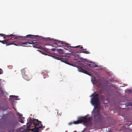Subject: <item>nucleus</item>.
I'll list each match as a JSON object with an SVG mask.
<instances>
[{"label":"nucleus","instance_id":"nucleus-1","mask_svg":"<svg viewBox=\"0 0 132 132\" xmlns=\"http://www.w3.org/2000/svg\"><path fill=\"white\" fill-rule=\"evenodd\" d=\"M53 57L54 59L58 60H60L61 61L69 65L75 67V65H73L72 63L69 62L67 59L68 56L67 55L64 56L62 55H59L58 56H53Z\"/></svg>","mask_w":132,"mask_h":132},{"label":"nucleus","instance_id":"nucleus-2","mask_svg":"<svg viewBox=\"0 0 132 132\" xmlns=\"http://www.w3.org/2000/svg\"><path fill=\"white\" fill-rule=\"evenodd\" d=\"M18 122L16 119L10 121L7 125V128L11 131L14 130L18 125Z\"/></svg>","mask_w":132,"mask_h":132},{"label":"nucleus","instance_id":"nucleus-3","mask_svg":"<svg viewBox=\"0 0 132 132\" xmlns=\"http://www.w3.org/2000/svg\"><path fill=\"white\" fill-rule=\"evenodd\" d=\"M93 96V97L91 99L92 104L95 106V108L99 106L100 103L99 99L98 94H93L91 96Z\"/></svg>","mask_w":132,"mask_h":132},{"label":"nucleus","instance_id":"nucleus-4","mask_svg":"<svg viewBox=\"0 0 132 132\" xmlns=\"http://www.w3.org/2000/svg\"><path fill=\"white\" fill-rule=\"evenodd\" d=\"M81 119L77 120L76 121L73 122V123L75 124H77L79 123L83 122L85 123H86L90 122V118H87L86 117H82L80 118ZM73 123H69V125H71Z\"/></svg>","mask_w":132,"mask_h":132},{"label":"nucleus","instance_id":"nucleus-5","mask_svg":"<svg viewBox=\"0 0 132 132\" xmlns=\"http://www.w3.org/2000/svg\"><path fill=\"white\" fill-rule=\"evenodd\" d=\"M78 71L80 72L85 73L88 75H91V73L84 69L82 68L80 66H77Z\"/></svg>","mask_w":132,"mask_h":132},{"label":"nucleus","instance_id":"nucleus-6","mask_svg":"<svg viewBox=\"0 0 132 132\" xmlns=\"http://www.w3.org/2000/svg\"><path fill=\"white\" fill-rule=\"evenodd\" d=\"M32 46L33 47H35L36 48H39L42 49V47L40 45V43H39L37 42H33Z\"/></svg>","mask_w":132,"mask_h":132},{"label":"nucleus","instance_id":"nucleus-7","mask_svg":"<svg viewBox=\"0 0 132 132\" xmlns=\"http://www.w3.org/2000/svg\"><path fill=\"white\" fill-rule=\"evenodd\" d=\"M29 123H30L31 124H33L34 125L36 126L37 125L38 126L39 124H41V122L35 119H34V120L31 121V120H30V121L29 122Z\"/></svg>","mask_w":132,"mask_h":132},{"label":"nucleus","instance_id":"nucleus-8","mask_svg":"<svg viewBox=\"0 0 132 132\" xmlns=\"http://www.w3.org/2000/svg\"><path fill=\"white\" fill-rule=\"evenodd\" d=\"M8 41L9 40L8 39L5 40H2V43L4 44H6V46L9 45H10L13 44L15 45H16L14 43V42H15V41H13L11 42V43H9V42H8Z\"/></svg>","mask_w":132,"mask_h":132},{"label":"nucleus","instance_id":"nucleus-9","mask_svg":"<svg viewBox=\"0 0 132 132\" xmlns=\"http://www.w3.org/2000/svg\"><path fill=\"white\" fill-rule=\"evenodd\" d=\"M38 37V35H26V36L24 37L26 38L27 40H30L32 39H35L36 37Z\"/></svg>","mask_w":132,"mask_h":132},{"label":"nucleus","instance_id":"nucleus-10","mask_svg":"<svg viewBox=\"0 0 132 132\" xmlns=\"http://www.w3.org/2000/svg\"><path fill=\"white\" fill-rule=\"evenodd\" d=\"M22 115L19 114L18 118V121L19 122H21L22 123H24V121L25 118L22 116Z\"/></svg>","mask_w":132,"mask_h":132},{"label":"nucleus","instance_id":"nucleus-11","mask_svg":"<svg viewBox=\"0 0 132 132\" xmlns=\"http://www.w3.org/2000/svg\"><path fill=\"white\" fill-rule=\"evenodd\" d=\"M42 126L43 125L42 124H41L38 127H37L36 126H35L34 128L32 129L31 130L32 131L34 130L33 132H38L39 129L41 128Z\"/></svg>","mask_w":132,"mask_h":132},{"label":"nucleus","instance_id":"nucleus-12","mask_svg":"<svg viewBox=\"0 0 132 132\" xmlns=\"http://www.w3.org/2000/svg\"><path fill=\"white\" fill-rule=\"evenodd\" d=\"M51 50L53 51H56L58 53L61 54H64V52L63 51L60 49L52 48Z\"/></svg>","mask_w":132,"mask_h":132},{"label":"nucleus","instance_id":"nucleus-13","mask_svg":"<svg viewBox=\"0 0 132 132\" xmlns=\"http://www.w3.org/2000/svg\"><path fill=\"white\" fill-rule=\"evenodd\" d=\"M96 117H97V119L98 120H99L98 121H97L99 122H101V120L103 118V117H102V116H100V114H97L94 116V118H96Z\"/></svg>","mask_w":132,"mask_h":132},{"label":"nucleus","instance_id":"nucleus-14","mask_svg":"<svg viewBox=\"0 0 132 132\" xmlns=\"http://www.w3.org/2000/svg\"><path fill=\"white\" fill-rule=\"evenodd\" d=\"M26 80L29 81L32 78L31 76H29L27 75H25L22 76Z\"/></svg>","mask_w":132,"mask_h":132},{"label":"nucleus","instance_id":"nucleus-15","mask_svg":"<svg viewBox=\"0 0 132 132\" xmlns=\"http://www.w3.org/2000/svg\"><path fill=\"white\" fill-rule=\"evenodd\" d=\"M64 45H65V46H66V47L68 48L69 47H73L75 48H78L80 47L81 49H82L83 48V47L80 45H78L75 46H69V44H64Z\"/></svg>","mask_w":132,"mask_h":132},{"label":"nucleus","instance_id":"nucleus-16","mask_svg":"<svg viewBox=\"0 0 132 132\" xmlns=\"http://www.w3.org/2000/svg\"><path fill=\"white\" fill-rule=\"evenodd\" d=\"M28 71V70L26 68H24L21 70V74L22 76L26 74V72Z\"/></svg>","mask_w":132,"mask_h":132},{"label":"nucleus","instance_id":"nucleus-17","mask_svg":"<svg viewBox=\"0 0 132 132\" xmlns=\"http://www.w3.org/2000/svg\"><path fill=\"white\" fill-rule=\"evenodd\" d=\"M14 36V37H10L8 40H13L14 39H17V38L16 37V36H15V35H13V34H11V35H7L6 36Z\"/></svg>","mask_w":132,"mask_h":132},{"label":"nucleus","instance_id":"nucleus-18","mask_svg":"<svg viewBox=\"0 0 132 132\" xmlns=\"http://www.w3.org/2000/svg\"><path fill=\"white\" fill-rule=\"evenodd\" d=\"M89 67L92 68H94L98 66L97 65L95 64L94 63H93L92 62H90V64H88Z\"/></svg>","mask_w":132,"mask_h":132},{"label":"nucleus","instance_id":"nucleus-19","mask_svg":"<svg viewBox=\"0 0 132 132\" xmlns=\"http://www.w3.org/2000/svg\"><path fill=\"white\" fill-rule=\"evenodd\" d=\"M54 41H55L56 42H58V43H54L56 44L57 45H58V44H61L62 45V46H64V44L62 42L60 41H56L55 40H54Z\"/></svg>","mask_w":132,"mask_h":132},{"label":"nucleus","instance_id":"nucleus-20","mask_svg":"<svg viewBox=\"0 0 132 132\" xmlns=\"http://www.w3.org/2000/svg\"><path fill=\"white\" fill-rule=\"evenodd\" d=\"M96 78L94 77H92L91 79V81L94 84H96L97 83V81L96 80Z\"/></svg>","mask_w":132,"mask_h":132},{"label":"nucleus","instance_id":"nucleus-21","mask_svg":"<svg viewBox=\"0 0 132 132\" xmlns=\"http://www.w3.org/2000/svg\"><path fill=\"white\" fill-rule=\"evenodd\" d=\"M33 43V41H30V42H25L22 43L21 44L22 45H28V44H32Z\"/></svg>","mask_w":132,"mask_h":132},{"label":"nucleus","instance_id":"nucleus-22","mask_svg":"<svg viewBox=\"0 0 132 132\" xmlns=\"http://www.w3.org/2000/svg\"><path fill=\"white\" fill-rule=\"evenodd\" d=\"M42 75H45V76H46V77L48 75L47 73V72L46 71H43V72H42Z\"/></svg>","mask_w":132,"mask_h":132},{"label":"nucleus","instance_id":"nucleus-23","mask_svg":"<svg viewBox=\"0 0 132 132\" xmlns=\"http://www.w3.org/2000/svg\"><path fill=\"white\" fill-rule=\"evenodd\" d=\"M0 36L1 37L3 36L4 37V39L6 38V37H7L6 36H5V35L4 34H0Z\"/></svg>","mask_w":132,"mask_h":132},{"label":"nucleus","instance_id":"nucleus-24","mask_svg":"<svg viewBox=\"0 0 132 132\" xmlns=\"http://www.w3.org/2000/svg\"><path fill=\"white\" fill-rule=\"evenodd\" d=\"M29 131L30 130L29 129H27L21 131V132H29Z\"/></svg>","mask_w":132,"mask_h":132},{"label":"nucleus","instance_id":"nucleus-25","mask_svg":"<svg viewBox=\"0 0 132 132\" xmlns=\"http://www.w3.org/2000/svg\"><path fill=\"white\" fill-rule=\"evenodd\" d=\"M83 52L86 54H89L90 53L88 51H83Z\"/></svg>","mask_w":132,"mask_h":132},{"label":"nucleus","instance_id":"nucleus-26","mask_svg":"<svg viewBox=\"0 0 132 132\" xmlns=\"http://www.w3.org/2000/svg\"><path fill=\"white\" fill-rule=\"evenodd\" d=\"M1 91L0 92V93L1 94H3L4 93L3 91L1 89H0Z\"/></svg>","mask_w":132,"mask_h":132},{"label":"nucleus","instance_id":"nucleus-27","mask_svg":"<svg viewBox=\"0 0 132 132\" xmlns=\"http://www.w3.org/2000/svg\"><path fill=\"white\" fill-rule=\"evenodd\" d=\"M11 97H13V98L14 99H16V96H13V95H12L11 96Z\"/></svg>","mask_w":132,"mask_h":132},{"label":"nucleus","instance_id":"nucleus-28","mask_svg":"<svg viewBox=\"0 0 132 132\" xmlns=\"http://www.w3.org/2000/svg\"><path fill=\"white\" fill-rule=\"evenodd\" d=\"M2 41H1V40H0V42L2 43Z\"/></svg>","mask_w":132,"mask_h":132},{"label":"nucleus","instance_id":"nucleus-29","mask_svg":"<svg viewBox=\"0 0 132 132\" xmlns=\"http://www.w3.org/2000/svg\"><path fill=\"white\" fill-rule=\"evenodd\" d=\"M57 114H60V113H59V112H57Z\"/></svg>","mask_w":132,"mask_h":132},{"label":"nucleus","instance_id":"nucleus-30","mask_svg":"<svg viewBox=\"0 0 132 132\" xmlns=\"http://www.w3.org/2000/svg\"><path fill=\"white\" fill-rule=\"evenodd\" d=\"M0 70H1V71L2 70V69H0Z\"/></svg>","mask_w":132,"mask_h":132},{"label":"nucleus","instance_id":"nucleus-31","mask_svg":"<svg viewBox=\"0 0 132 132\" xmlns=\"http://www.w3.org/2000/svg\"><path fill=\"white\" fill-rule=\"evenodd\" d=\"M131 105H132V102H131Z\"/></svg>","mask_w":132,"mask_h":132},{"label":"nucleus","instance_id":"nucleus-32","mask_svg":"<svg viewBox=\"0 0 132 132\" xmlns=\"http://www.w3.org/2000/svg\"><path fill=\"white\" fill-rule=\"evenodd\" d=\"M44 78H46V77H45V76H44Z\"/></svg>","mask_w":132,"mask_h":132},{"label":"nucleus","instance_id":"nucleus-33","mask_svg":"<svg viewBox=\"0 0 132 132\" xmlns=\"http://www.w3.org/2000/svg\"><path fill=\"white\" fill-rule=\"evenodd\" d=\"M60 116H61V114H60Z\"/></svg>","mask_w":132,"mask_h":132},{"label":"nucleus","instance_id":"nucleus-34","mask_svg":"<svg viewBox=\"0 0 132 132\" xmlns=\"http://www.w3.org/2000/svg\"><path fill=\"white\" fill-rule=\"evenodd\" d=\"M100 69H99L98 70H100Z\"/></svg>","mask_w":132,"mask_h":132},{"label":"nucleus","instance_id":"nucleus-35","mask_svg":"<svg viewBox=\"0 0 132 132\" xmlns=\"http://www.w3.org/2000/svg\"><path fill=\"white\" fill-rule=\"evenodd\" d=\"M1 73H0V74H1Z\"/></svg>","mask_w":132,"mask_h":132}]
</instances>
